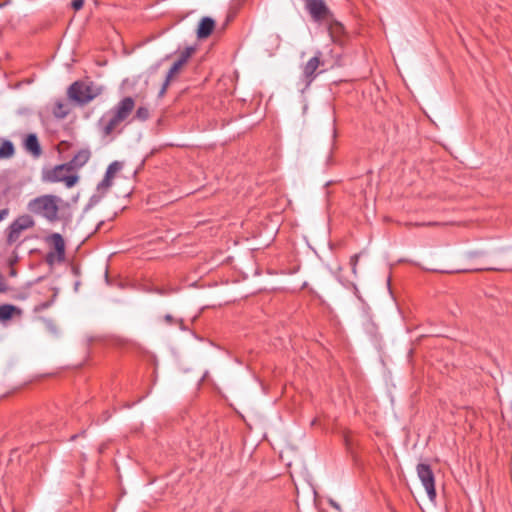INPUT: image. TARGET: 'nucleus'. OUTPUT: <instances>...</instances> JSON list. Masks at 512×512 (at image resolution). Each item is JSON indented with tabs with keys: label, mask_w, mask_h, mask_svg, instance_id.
Here are the masks:
<instances>
[{
	"label": "nucleus",
	"mask_w": 512,
	"mask_h": 512,
	"mask_svg": "<svg viewBox=\"0 0 512 512\" xmlns=\"http://www.w3.org/2000/svg\"><path fill=\"white\" fill-rule=\"evenodd\" d=\"M134 107L135 101L132 97L127 96L121 99L100 118L99 126L102 134L107 137L114 133L121 123L131 115Z\"/></svg>",
	"instance_id": "obj_1"
},
{
	"label": "nucleus",
	"mask_w": 512,
	"mask_h": 512,
	"mask_svg": "<svg viewBox=\"0 0 512 512\" xmlns=\"http://www.w3.org/2000/svg\"><path fill=\"white\" fill-rule=\"evenodd\" d=\"M61 199L55 195L47 194L36 197L29 201L28 210L35 214L42 216L49 222H56L59 220V203Z\"/></svg>",
	"instance_id": "obj_2"
},
{
	"label": "nucleus",
	"mask_w": 512,
	"mask_h": 512,
	"mask_svg": "<svg viewBox=\"0 0 512 512\" xmlns=\"http://www.w3.org/2000/svg\"><path fill=\"white\" fill-rule=\"evenodd\" d=\"M42 180L47 183L63 182L67 188H71L76 185L79 177L77 174H72L69 166L64 163L56 165L51 169L43 170Z\"/></svg>",
	"instance_id": "obj_3"
},
{
	"label": "nucleus",
	"mask_w": 512,
	"mask_h": 512,
	"mask_svg": "<svg viewBox=\"0 0 512 512\" xmlns=\"http://www.w3.org/2000/svg\"><path fill=\"white\" fill-rule=\"evenodd\" d=\"M98 94L99 92L92 83L85 84L81 81H75L68 88L69 98L82 105L93 100Z\"/></svg>",
	"instance_id": "obj_4"
},
{
	"label": "nucleus",
	"mask_w": 512,
	"mask_h": 512,
	"mask_svg": "<svg viewBox=\"0 0 512 512\" xmlns=\"http://www.w3.org/2000/svg\"><path fill=\"white\" fill-rule=\"evenodd\" d=\"M324 66V61L322 60V52L317 51L315 55L310 58L302 67V81L309 86L316 77L323 71L318 69Z\"/></svg>",
	"instance_id": "obj_5"
},
{
	"label": "nucleus",
	"mask_w": 512,
	"mask_h": 512,
	"mask_svg": "<svg viewBox=\"0 0 512 512\" xmlns=\"http://www.w3.org/2000/svg\"><path fill=\"white\" fill-rule=\"evenodd\" d=\"M416 471L428 498L434 501L436 499L435 477L430 465L419 463L416 467Z\"/></svg>",
	"instance_id": "obj_6"
},
{
	"label": "nucleus",
	"mask_w": 512,
	"mask_h": 512,
	"mask_svg": "<svg viewBox=\"0 0 512 512\" xmlns=\"http://www.w3.org/2000/svg\"><path fill=\"white\" fill-rule=\"evenodd\" d=\"M305 8L316 22L329 21L332 14L323 0H303Z\"/></svg>",
	"instance_id": "obj_7"
},
{
	"label": "nucleus",
	"mask_w": 512,
	"mask_h": 512,
	"mask_svg": "<svg viewBox=\"0 0 512 512\" xmlns=\"http://www.w3.org/2000/svg\"><path fill=\"white\" fill-rule=\"evenodd\" d=\"M55 251H49L46 255V262L53 264L55 261L62 262L65 259V242L61 234L53 233L48 237Z\"/></svg>",
	"instance_id": "obj_8"
},
{
	"label": "nucleus",
	"mask_w": 512,
	"mask_h": 512,
	"mask_svg": "<svg viewBox=\"0 0 512 512\" xmlns=\"http://www.w3.org/2000/svg\"><path fill=\"white\" fill-rule=\"evenodd\" d=\"M123 163L120 161H113L106 169L103 179L97 185L98 193L104 195L111 188L115 175L121 171Z\"/></svg>",
	"instance_id": "obj_9"
},
{
	"label": "nucleus",
	"mask_w": 512,
	"mask_h": 512,
	"mask_svg": "<svg viewBox=\"0 0 512 512\" xmlns=\"http://www.w3.org/2000/svg\"><path fill=\"white\" fill-rule=\"evenodd\" d=\"M91 158V151L88 148L80 149L73 158L66 164L72 172L82 168Z\"/></svg>",
	"instance_id": "obj_10"
},
{
	"label": "nucleus",
	"mask_w": 512,
	"mask_h": 512,
	"mask_svg": "<svg viewBox=\"0 0 512 512\" xmlns=\"http://www.w3.org/2000/svg\"><path fill=\"white\" fill-rule=\"evenodd\" d=\"M215 28V21L211 17H203L197 28V38L206 39L208 38Z\"/></svg>",
	"instance_id": "obj_11"
},
{
	"label": "nucleus",
	"mask_w": 512,
	"mask_h": 512,
	"mask_svg": "<svg viewBox=\"0 0 512 512\" xmlns=\"http://www.w3.org/2000/svg\"><path fill=\"white\" fill-rule=\"evenodd\" d=\"M24 148L31 153L35 158L42 154L41 145L36 134H28L24 140Z\"/></svg>",
	"instance_id": "obj_12"
},
{
	"label": "nucleus",
	"mask_w": 512,
	"mask_h": 512,
	"mask_svg": "<svg viewBox=\"0 0 512 512\" xmlns=\"http://www.w3.org/2000/svg\"><path fill=\"white\" fill-rule=\"evenodd\" d=\"M22 310L13 304L0 305V321L6 322L11 320L14 316H21Z\"/></svg>",
	"instance_id": "obj_13"
},
{
	"label": "nucleus",
	"mask_w": 512,
	"mask_h": 512,
	"mask_svg": "<svg viewBox=\"0 0 512 512\" xmlns=\"http://www.w3.org/2000/svg\"><path fill=\"white\" fill-rule=\"evenodd\" d=\"M329 34L331 36V39L334 43H337L339 45H343V35H344V27L341 23L337 21H331L329 23Z\"/></svg>",
	"instance_id": "obj_14"
},
{
	"label": "nucleus",
	"mask_w": 512,
	"mask_h": 512,
	"mask_svg": "<svg viewBox=\"0 0 512 512\" xmlns=\"http://www.w3.org/2000/svg\"><path fill=\"white\" fill-rule=\"evenodd\" d=\"M184 65L181 63V61H178L176 60L173 65L171 66V68L169 69L166 77H165V80H164V83L159 91V96L162 97L165 93H166V90L168 88V86L170 85V82L171 80L173 79V77L181 70V68L183 67Z\"/></svg>",
	"instance_id": "obj_15"
},
{
	"label": "nucleus",
	"mask_w": 512,
	"mask_h": 512,
	"mask_svg": "<svg viewBox=\"0 0 512 512\" xmlns=\"http://www.w3.org/2000/svg\"><path fill=\"white\" fill-rule=\"evenodd\" d=\"M70 105L67 100H57L54 103L52 113L57 119H64L70 113Z\"/></svg>",
	"instance_id": "obj_16"
},
{
	"label": "nucleus",
	"mask_w": 512,
	"mask_h": 512,
	"mask_svg": "<svg viewBox=\"0 0 512 512\" xmlns=\"http://www.w3.org/2000/svg\"><path fill=\"white\" fill-rule=\"evenodd\" d=\"M12 223L21 232L26 230V229L32 228L34 226V224H35L34 220L30 216H28V215L20 216L16 220H14Z\"/></svg>",
	"instance_id": "obj_17"
},
{
	"label": "nucleus",
	"mask_w": 512,
	"mask_h": 512,
	"mask_svg": "<svg viewBox=\"0 0 512 512\" xmlns=\"http://www.w3.org/2000/svg\"><path fill=\"white\" fill-rule=\"evenodd\" d=\"M15 153L14 145L11 141L5 140L0 145V159L11 158Z\"/></svg>",
	"instance_id": "obj_18"
},
{
	"label": "nucleus",
	"mask_w": 512,
	"mask_h": 512,
	"mask_svg": "<svg viewBox=\"0 0 512 512\" xmlns=\"http://www.w3.org/2000/svg\"><path fill=\"white\" fill-rule=\"evenodd\" d=\"M20 234H21V231L19 229H17V227L13 223H11L10 226L8 227L7 241L9 243L15 242L20 237Z\"/></svg>",
	"instance_id": "obj_19"
},
{
	"label": "nucleus",
	"mask_w": 512,
	"mask_h": 512,
	"mask_svg": "<svg viewBox=\"0 0 512 512\" xmlns=\"http://www.w3.org/2000/svg\"><path fill=\"white\" fill-rule=\"evenodd\" d=\"M195 47L193 46H189V47H186L179 55V58L177 59L178 61H181V63L183 65H185L189 58L193 55V53L195 52Z\"/></svg>",
	"instance_id": "obj_20"
},
{
	"label": "nucleus",
	"mask_w": 512,
	"mask_h": 512,
	"mask_svg": "<svg viewBox=\"0 0 512 512\" xmlns=\"http://www.w3.org/2000/svg\"><path fill=\"white\" fill-rule=\"evenodd\" d=\"M150 116L149 109L145 106H140L137 108L134 119L139 121H146Z\"/></svg>",
	"instance_id": "obj_21"
},
{
	"label": "nucleus",
	"mask_w": 512,
	"mask_h": 512,
	"mask_svg": "<svg viewBox=\"0 0 512 512\" xmlns=\"http://www.w3.org/2000/svg\"><path fill=\"white\" fill-rule=\"evenodd\" d=\"M55 297H56V293L53 294V296L50 300L37 304L34 308V311L41 312V311L48 309L53 304Z\"/></svg>",
	"instance_id": "obj_22"
},
{
	"label": "nucleus",
	"mask_w": 512,
	"mask_h": 512,
	"mask_svg": "<svg viewBox=\"0 0 512 512\" xmlns=\"http://www.w3.org/2000/svg\"><path fill=\"white\" fill-rule=\"evenodd\" d=\"M358 261H359V254H354L350 257V265H351L353 274H356Z\"/></svg>",
	"instance_id": "obj_23"
},
{
	"label": "nucleus",
	"mask_w": 512,
	"mask_h": 512,
	"mask_svg": "<svg viewBox=\"0 0 512 512\" xmlns=\"http://www.w3.org/2000/svg\"><path fill=\"white\" fill-rule=\"evenodd\" d=\"M71 5L74 10H80L84 6V0H72Z\"/></svg>",
	"instance_id": "obj_24"
},
{
	"label": "nucleus",
	"mask_w": 512,
	"mask_h": 512,
	"mask_svg": "<svg viewBox=\"0 0 512 512\" xmlns=\"http://www.w3.org/2000/svg\"><path fill=\"white\" fill-rule=\"evenodd\" d=\"M485 253L483 251H472L468 254V256L470 258H476V257H481L483 256Z\"/></svg>",
	"instance_id": "obj_25"
},
{
	"label": "nucleus",
	"mask_w": 512,
	"mask_h": 512,
	"mask_svg": "<svg viewBox=\"0 0 512 512\" xmlns=\"http://www.w3.org/2000/svg\"><path fill=\"white\" fill-rule=\"evenodd\" d=\"M164 320L165 322H167L168 324H172L174 322V318L171 314H166L164 316Z\"/></svg>",
	"instance_id": "obj_26"
},
{
	"label": "nucleus",
	"mask_w": 512,
	"mask_h": 512,
	"mask_svg": "<svg viewBox=\"0 0 512 512\" xmlns=\"http://www.w3.org/2000/svg\"><path fill=\"white\" fill-rule=\"evenodd\" d=\"M8 213H9L8 209H1L0 210V221L3 220L8 215Z\"/></svg>",
	"instance_id": "obj_27"
},
{
	"label": "nucleus",
	"mask_w": 512,
	"mask_h": 512,
	"mask_svg": "<svg viewBox=\"0 0 512 512\" xmlns=\"http://www.w3.org/2000/svg\"><path fill=\"white\" fill-rule=\"evenodd\" d=\"M154 292H156V293H158V294H160V295H166V294H168V292H167L165 289H163V288H155V289H154Z\"/></svg>",
	"instance_id": "obj_28"
},
{
	"label": "nucleus",
	"mask_w": 512,
	"mask_h": 512,
	"mask_svg": "<svg viewBox=\"0 0 512 512\" xmlns=\"http://www.w3.org/2000/svg\"><path fill=\"white\" fill-rule=\"evenodd\" d=\"M474 270L480 271V270H501L500 268H493V267H481V268H475Z\"/></svg>",
	"instance_id": "obj_29"
},
{
	"label": "nucleus",
	"mask_w": 512,
	"mask_h": 512,
	"mask_svg": "<svg viewBox=\"0 0 512 512\" xmlns=\"http://www.w3.org/2000/svg\"><path fill=\"white\" fill-rule=\"evenodd\" d=\"M426 225H428V226H432V225H436V223H431V222H430V223H427Z\"/></svg>",
	"instance_id": "obj_30"
}]
</instances>
